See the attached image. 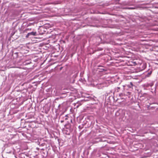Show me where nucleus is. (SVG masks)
Wrapping results in <instances>:
<instances>
[{
    "label": "nucleus",
    "instance_id": "f257e3e1",
    "mask_svg": "<svg viewBox=\"0 0 158 158\" xmlns=\"http://www.w3.org/2000/svg\"><path fill=\"white\" fill-rule=\"evenodd\" d=\"M65 106L66 103H63L61 104H59L58 106V109H57V110L62 112V114H63L66 111Z\"/></svg>",
    "mask_w": 158,
    "mask_h": 158
},
{
    "label": "nucleus",
    "instance_id": "f03ea898",
    "mask_svg": "<svg viewBox=\"0 0 158 158\" xmlns=\"http://www.w3.org/2000/svg\"><path fill=\"white\" fill-rule=\"evenodd\" d=\"M38 35L36 31H32L28 32L26 35L25 37L26 38H31L34 36H35Z\"/></svg>",
    "mask_w": 158,
    "mask_h": 158
},
{
    "label": "nucleus",
    "instance_id": "7ed1b4c3",
    "mask_svg": "<svg viewBox=\"0 0 158 158\" xmlns=\"http://www.w3.org/2000/svg\"><path fill=\"white\" fill-rule=\"evenodd\" d=\"M31 28H26L25 30L23 31V33H27L28 31H31Z\"/></svg>",
    "mask_w": 158,
    "mask_h": 158
},
{
    "label": "nucleus",
    "instance_id": "20e7f679",
    "mask_svg": "<svg viewBox=\"0 0 158 158\" xmlns=\"http://www.w3.org/2000/svg\"><path fill=\"white\" fill-rule=\"evenodd\" d=\"M18 52H16L15 53H14L13 54V56L14 58H17L18 57Z\"/></svg>",
    "mask_w": 158,
    "mask_h": 158
},
{
    "label": "nucleus",
    "instance_id": "39448f33",
    "mask_svg": "<svg viewBox=\"0 0 158 158\" xmlns=\"http://www.w3.org/2000/svg\"><path fill=\"white\" fill-rule=\"evenodd\" d=\"M130 84L131 86H129V87L131 88L133 86V85L132 83V82H130Z\"/></svg>",
    "mask_w": 158,
    "mask_h": 158
},
{
    "label": "nucleus",
    "instance_id": "423d86ee",
    "mask_svg": "<svg viewBox=\"0 0 158 158\" xmlns=\"http://www.w3.org/2000/svg\"><path fill=\"white\" fill-rule=\"evenodd\" d=\"M15 34V32H12L11 33V36H13L14 34Z\"/></svg>",
    "mask_w": 158,
    "mask_h": 158
},
{
    "label": "nucleus",
    "instance_id": "0eeeda50",
    "mask_svg": "<svg viewBox=\"0 0 158 158\" xmlns=\"http://www.w3.org/2000/svg\"><path fill=\"white\" fill-rule=\"evenodd\" d=\"M128 9H134V8L133 7H131V8H128Z\"/></svg>",
    "mask_w": 158,
    "mask_h": 158
},
{
    "label": "nucleus",
    "instance_id": "6e6552de",
    "mask_svg": "<svg viewBox=\"0 0 158 158\" xmlns=\"http://www.w3.org/2000/svg\"><path fill=\"white\" fill-rule=\"evenodd\" d=\"M106 94H105V95L106 96H106H108V95L107 93H106Z\"/></svg>",
    "mask_w": 158,
    "mask_h": 158
},
{
    "label": "nucleus",
    "instance_id": "1a4fd4ad",
    "mask_svg": "<svg viewBox=\"0 0 158 158\" xmlns=\"http://www.w3.org/2000/svg\"><path fill=\"white\" fill-rule=\"evenodd\" d=\"M152 73V71H151L150 72V73H148V74L150 75Z\"/></svg>",
    "mask_w": 158,
    "mask_h": 158
},
{
    "label": "nucleus",
    "instance_id": "9d476101",
    "mask_svg": "<svg viewBox=\"0 0 158 158\" xmlns=\"http://www.w3.org/2000/svg\"><path fill=\"white\" fill-rule=\"evenodd\" d=\"M60 122H61V123H63L64 122V121L63 120H61L60 121Z\"/></svg>",
    "mask_w": 158,
    "mask_h": 158
},
{
    "label": "nucleus",
    "instance_id": "9b49d317",
    "mask_svg": "<svg viewBox=\"0 0 158 158\" xmlns=\"http://www.w3.org/2000/svg\"><path fill=\"white\" fill-rule=\"evenodd\" d=\"M40 34H41V35H42V34H43V33H40Z\"/></svg>",
    "mask_w": 158,
    "mask_h": 158
},
{
    "label": "nucleus",
    "instance_id": "f8f14e48",
    "mask_svg": "<svg viewBox=\"0 0 158 158\" xmlns=\"http://www.w3.org/2000/svg\"><path fill=\"white\" fill-rule=\"evenodd\" d=\"M37 149H39V148H37Z\"/></svg>",
    "mask_w": 158,
    "mask_h": 158
},
{
    "label": "nucleus",
    "instance_id": "ddd939ff",
    "mask_svg": "<svg viewBox=\"0 0 158 158\" xmlns=\"http://www.w3.org/2000/svg\"><path fill=\"white\" fill-rule=\"evenodd\" d=\"M37 149H39V148H37Z\"/></svg>",
    "mask_w": 158,
    "mask_h": 158
},
{
    "label": "nucleus",
    "instance_id": "4468645a",
    "mask_svg": "<svg viewBox=\"0 0 158 158\" xmlns=\"http://www.w3.org/2000/svg\"><path fill=\"white\" fill-rule=\"evenodd\" d=\"M37 149H39V148H37Z\"/></svg>",
    "mask_w": 158,
    "mask_h": 158
}]
</instances>
